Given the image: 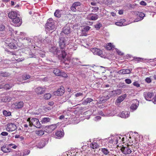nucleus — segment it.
<instances>
[{
	"label": "nucleus",
	"instance_id": "54",
	"mask_svg": "<svg viewBox=\"0 0 156 156\" xmlns=\"http://www.w3.org/2000/svg\"><path fill=\"white\" fill-rule=\"evenodd\" d=\"M30 151L28 150H26L24 151L23 152L24 155H27L29 154Z\"/></svg>",
	"mask_w": 156,
	"mask_h": 156
},
{
	"label": "nucleus",
	"instance_id": "32",
	"mask_svg": "<svg viewBox=\"0 0 156 156\" xmlns=\"http://www.w3.org/2000/svg\"><path fill=\"white\" fill-rule=\"evenodd\" d=\"M62 133H63L61 131H58L56 132L55 135L58 137H61L62 136Z\"/></svg>",
	"mask_w": 156,
	"mask_h": 156
},
{
	"label": "nucleus",
	"instance_id": "24",
	"mask_svg": "<svg viewBox=\"0 0 156 156\" xmlns=\"http://www.w3.org/2000/svg\"><path fill=\"white\" fill-rule=\"evenodd\" d=\"M62 10L57 9L56 10L54 13V16L58 18H60L61 16Z\"/></svg>",
	"mask_w": 156,
	"mask_h": 156
},
{
	"label": "nucleus",
	"instance_id": "20",
	"mask_svg": "<svg viewBox=\"0 0 156 156\" xmlns=\"http://www.w3.org/2000/svg\"><path fill=\"white\" fill-rule=\"evenodd\" d=\"M131 72V71L128 69H123L120 70L119 73V74H129Z\"/></svg>",
	"mask_w": 156,
	"mask_h": 156
},
{
	"label": "nucleus",
	"instance_id": "38",
	"mask_svg": "<svg viewBox=\"0 0 156 156\" xmlns=\"http://www.w3.org/2000/svg\"><path fill=\"white\" fill-rule=\"evenodd\" d=\"M1 150L3 152L7 153L9 151V150L6 146H2L1 147Z\"/></svg>",
	"mask_w": 156,
	"mask_h": 156
},
{
	"label": "nucleus",
	"instance_id": "10",
	"mask_svg": "<svg viewBox=\"0 0 156 156\" xmlns=\"http://www.w3.org/2000/svg\"><path fill=\"white\" fill-rule=\"evenodd\" d=\"M46 90V88L44 87H39L35 89V91L37 95L39 96L43 94L45 92Z\"/></svg>",
	"mask_w": 156,
	"mask_h": 156
},
{
	"label": "nucleus",
	"instance_id": "44",
	"mask_svg": "<svg viewBox=\"0 0 156 156\" xmlns=\"http://www.w3.org/2000/svg\"><path fill=\"white\" fill-rule=\"evenodd\" d=\"M122 137H123L122 136L121 137L117 136L114 139V140H115L116 142V144H117L118 142V141L119 140H121L120 141H121V139Z\"/></svg>",
	"mask_w": 156,
	"mask_h": 156
},
{
	"label": "nucleus",
	"instance_id": "12",
	"mask_svg": "<svg viewBox=\"0 0 156 156\" xmlns=\"http://www.w3.org/2000/svg\"><path fill=\"white\" fill-rule=\"evenodd\" d=\"M12 22L14 24L15 26H19L21 24L22 22V20L17 16L12 20Z\"/></svg>",
	"mask_w": 156,
	"mask_h": 156
},
{
	"label": "nucleus",
	"instance_id": "34",
	"mask_svg": "<svg viewBox=\"0 0 156 156\" xmlns=\"http://www.w3.org/2000/svg\"><path fill=\"white\" fill-rule=\"evenodd\" d=\"M36 134L39 136L43 135L44 134V131L42 130H40L36 131Z\"/></svg>",
	"mask_w": 156,
	"mask_h": 156
},
{
	"label": "nucleus",
	"instance_id": "21",
	"mask_svg": "<svg viewBox=\"0 0 156 156\" xmlns=\"http://www.w3.org/2000/svg\"><path fill=\"white\" fill-rule=\"evenodd\" d=\"M121 93V90L120 89H117L111 91L110 92V94L114 96H116L117 94H119Z\"/></svg>",
	"mask_w": 156,
	"mask_h": 156
},
{
	"label": "nucleus",
	"instance_id": "47",
	"mask_svg": "<svg viewBox=\"0 0 156 156\" xmlns=\"http://www.w3.org/2000/svg\"><path fill=\"white\" fill-rule=\"evenodd\" d=\"M91 8L92 9H93L91 11L92 12H97V11H98V9H99L98 7H91Z\"/></svg>",
	"mask_w": 156,
	"mask_h": 156
},
{
	"label": "nucleus",
	"instance_id": "35",
	"mask_svg": "<svg viewBox=\"0 0 156 156\" xmlns=\"http://www.w3.org/2000/svg\"><path fill=\"white\" fill-rule=\"evenodd\" d=\"M125 140L128 141L129 143H131L132 142V140L128 139L126 136L125 137H123L122 138L121 141L124 142L125 141Z\"/></svg>",
	"mask_w": 156,
	"mask_h": 156
},
{
	"label": "nucleus",
	"instance_id": "33",
	"mask_svg": "<svg viewBox=\"0 0 156 156\" xmlns=\"http://www.w3.org/2000/svg\"><path fill=\"white\" fill-rule=\"evenodd\" d=\"M50 119L49 118L45 117L43 118L41 121V122L42 123L47 122H49L50 121Z\"/></svg>",
	"mask_w": 156,
	"mask_h": 156
},
{
	"label": "nucleus",
	"instance_id": "55",
	"mask_svg": "<svg viewBox=\"0 0 156 156\" xmlns=\"http://www.w3.org/2000/svg\"><path fill=\"white\" fill-rule=\"evenodd\" d=\"M23 76L25 77L24 79V80H26L30 78V76L29 75L26 74L25 76Z\"/></svg>",
	"mask_w": 156,
	"mask_h": 156
},
{
	"label": "nucleus",
	"instance_id": "13",
	"mask_svg": "<svg viewBox=\"0 0 156 156\" xmlns=\"http://www.w3.org/2000/svg\"><path fill=\"white\" fill-rule=\"evenodd\" d=\"M91 51L94 55H97L101 56H102V51L98 48H91Z\"/></svg>",
	"mask_w": 156,
	"mask_h": 156
},
{
	"label": "nucleus",
	"instance_id": "7",
	"mask_svg": "<svg viewBox=\"0 0 156 156\" xmlns=\"http://www.w3.org/2000/svg\"><path fill=\"white\" fill-rule=\"evenodd\" d=\"M57 128L56 124L51 125L47 126L44 128V131L48 133H50Z\"/></svg>",
	"mask_w": 156,
	"mask_h": 156
},
{
	"label": "nucleus",
	"instance_id": "58",
	"mask_svg": "<svg viewBox=\"0 0 156 156\" xmlns=\"http://www.w3.org/2000/svg\"><path fill=\"white\" fill-rule=\"evenodd\" d=\"M140 4L142 5H147L146 3L144 1H141L140 2Z\"/></svg>",
	"mask_w": 156,
	"mask_h": 156
},
{
	"label": "nucleus",
	"instance_id": "18",
	"mask_svg": "<svg viewBox=\"0 0 156 156\" xmlns=\"http://www.w3.org/2000/svg\"><path fill=\"white\" fill-rule=\"evenodd\" d=\"M119 116L122 118H126L129 116V112L126 111H122L119 114Z\"/></svg>",
	"mask_w": 156,
	"mask_h": 156
},
{
	"label": "nucleus",
	"instance_id": "41",
	"mask_svg": "<svg viewBox=\"0 0 156 156\" xmlns=\"http://www.w3.org/2000/svg\"><path fill=\"white\" fill-rule=\"evenodd\" d=\"M15 138H19L20 141H22L23 140L24 137L22 136H20L19 135H16L15 136Z\"/></svg>",
	"mask_w": 156,
	"mask_h": 156
},
{
	"label": "nucleus",
	"instance_id": "29",
	"mask_svg": "<svg viewBox=\"0 0 156 156\" xmlns=\"http://www.w3.org/2000/svg\"><path fill=\"white\" fill-rule=\"evenodd\" d=\"M10 74L8 72H1L0 73V76L2 77L9 76L10 75Z\"/></svg>",
	"mask_w": 156,
	"mask_h": 156
},
{
	"label": "nucleus",
	"instance_id": "30",
	"mask_svg": "<svg viewBox=\"0 0 156 156\" xmlns=\"http://www.w3.org/2000/svg\"><path fill=\"white\" fill-rule=\"evenodd\" d=\"M109 96L107 95L106 96H102L100 98V101H101L105 102L109 99Z\"/></svg>",
	"mask_w": 156,
	"mask_h": 156
},
{
	"label": "nucleus",
	"instance_id": "45",
	"mask_svg": "<svg viewBox=\"0 0 156 156\" xmlns=\"http://www.w3.org/2000/svg\"><path fill=\"white\" fill-rule=\"evenodd\" d=\"M102 26V24L101 23H98L94 25V27L97 30L99 29Z\"/></svg>",
	"mask_w": 156,
	"mask_h": 156
},
{
	"label": "nucleus",
	"instance_id": "6",
	"mask_svg": "<svg viewBox=\"0 0 156 156\" xmlns=\"http://www.w3.org/2000/svg\"><path fill=\"white\" fill-rule=\"evenodd\" d=\"M17 129L16 126L13 123H9L7 124L6 128V130L8 132H12Z\"/></svg>",
	"mask_w": 156,
	"mask_h": 156
},
{
	"label": "nucleus",
	"instance_id": "49",
	"mask_svg": "<svg viewBox=\"0 0 156 156\" xmlns=\"http://www.w3.org/2000/svg\"><path fill=\"white\" fill-rule=\"evenodd\" d=\"M5 29V26L2 24H0V31H3Z\"/></svg>",
	"mask_w": 156,
	"mask_h": 156
},
{
	"label": "nucleus",
	"instance_id": "14",
	"mask_svg": "<svg viewBox=\"0 0 156 156\" xmlns=\"http://www.w3.org/2000/svg\"><path fill=\"white\" fill-rule=\"evenodd\" d=\"M24 105L23 101L16 102L12 104V106L15 109H20L22 108Z\"/></svg>",
	"mask_w": 156,
	"mask_h": 156
},
{
	"label": "nucleus",
	"instance_id": "26",
	"mask_svg": "<svg viewBox=\"0 0 156 156\" xmlns=\"http://www.w3.org/2000/svg\"><path fill=\"white\" fill-rule=\"evenodd\" d=\"M92 101H93V100L92 99L88 98L83 101L82 104L83 105H86Z\"/></svg>",
	"mask_w": 156,
	"mask_h": 156
},
{
	"label": "nucleus",
	"instance_id": "3",
	"mask_svg": "<svg viewBox=\"0 0 156 156\" xmlns=\"http://www.w3.org/2000/svg\"><path fill=\"white\" fill-rule=\"evenodd\" d=\"M132 147L131 146L127 145L125 146H122L121 148V150L123 154L127 155L131 153L132 152Z\"/></svg>",
	"mask_w": 156,
	"mask_h": 156
},
{
	"label": "nucleus",
	"instance_id": "2",
	"mask_svg": "<svg viewBox=\"0 0 156 156\" xmlns=\"http://www.w3.org/2000/svg\"><path fill=\"white\" fill-rule=\"evenodd\" d=\"M27 121L29 122V126L30 127L34 126L39 128L41 127V124L37 119L33 118L31 119L30 118H29L27 119Z\"/></svg>",
	"mask_w": 156,
	"mask_h": 156
},
{
	"label": "nucleus",
	"instance_id": "43",
	"mask_svg": "<svg viewBox=\"0 0 156 156\" xmlns=\"http://www.w3.org/2000/svg\"><path fill=\"white\" fill-rule=\"evenodd\" d=\"M133 60L134 61L137 62L142 61L143 60L142 58H134Z\"/></svg>",
	"mask_w": 156,
	"mask_h": 156
},
{
	"label": "nucleus",
	"instance_id": "52",
	"mask_svg": "<svg viewBox=\"0 0 156 156\" xmlns=\"http://www.w3.org/2000/svg\"><path fill=\"white\" fill-rule=\"evenodd\" d=\"M125 82L128 84L131 83L132 82L131 80L129 79H126L125 80Z\"/></svg>",
	"mask_w": 156,
	"mask_h": 156
},
{
	"label": "nucleus",
	"instance_id": "11",
	"mask_svg": "<svg viewBox=\"0 0 156 156\" xmlns=\"http://www.w3.org/2000/svg\"><path fill=\"white\" fill-rule=\"evenodd\" d=\"M81 3L79 2H76L73 3L70 8L71 10L73 12H76L77 11L78 7L80 6Z\"/></svg>",
	"mask_w": 156,
	"mask_h": 156
},
{
	"label": "nucleus",
	"instance_id": "60",
	"mask_svg": "<svg viewBox=\"0 0 156 156\" xmlns=\"http://www.w3.org/2000/svg\"><path fill=\"white\" fill-rule=\"evenodd\" d=\"M101 118V117L100 116H96L95 117V120H98V119H100Z\"/></svg>",
	"mask_w": 156,
	"mask_h": 156
},
{
	"label": "nucleus",
	"instance_id": "62",
	"mask_svg": "<svg viewBox=\"0 0 156 156\" xmlns=\"http://www.w3.org/2000/svg\"><path fill=\"white\" fill-rule=\"evenodd\" d=\"M48 105L50 106H52L54 105V102L53 101L50 102L48 103Z\"/></svg>",
	"mask_w": 156,
	"mask_h": 156
},
{
	"label": "nucleus",
	"instance_id": "46",
	"mask_svg": "<svg viewBox=\"0 0 156 156\" xmlns=\"http://www.w3.org/2000/svg\"><path fill=\"white\" fill-rule=\"evenodd\" d=\"M90 27L89 26H86L83 29L82 31H87L90 30Z\"/></svg>",
	"mask_w": 156,
	"mask_h": 156
},
{
	"label": "nucleus",
	"instance_id": "39",
	"mask_svg": "<svg viewBox=\"0 0 156 156\" xmlns=\"http://www.w3.org/2000/svg\"><path fill=\"white\" fill-rule=\"evenodd\" d=\"M101 151L105 155H107L109 153L108 150L105 148H102Z\"/></svg>",
	"mask_w": 156,
	"mask_h": 156
},
{
	"label": "nucleus",
	"instance_id": "59",
	"mask_svg": "<svg viewBox=\"0 0 156 156\" xmlns=\"http://www.w3.org/2000/svg\"><path fill=\"white\" fill-rule=\"evenodd\" d=\"M117 52L118 54L119 55H123V53L119 50H118L117 51Z\"/></svg>",
	"mask_w": 156,
	"mask_h": 156
},
{
	"label": "nucleus",
	"instance_id": "1",
	"mask_svg": "<svg viewBox=\"0 0 156 156\" xmlns=\"http://www.w3.org/2000/svg\"><path fill=\"white\" fill-rule=\"evenodd\" d=\"M49 51L53 53L54 54L56 55L59 59L61 60H65L67 54L66 52L64 51H60L58 50L56 47H54L50 48Z\"/></svg>",
	"mask_w": 156,
	"mask_h": 156
},
{
	"label": "nucleus",
	"instance_id": "5",
	"mask_svg": "<svg viewBox=\"0 0 156 156\" xmlns=\"http://www.w3.org/2000/svg\"><path fill=\"white\" fill-rule=\"evenodd\" d=\"M53 20L51 18L48 19L46 24V27L48 30L50 31L54 29V26L53 23Z\"/></svg>",
	"mask_w": 156,
	"mask_h": 156
},
{
	"label": "nucleus",
	"instance_id": "16",
	"mask_svg": "<svg viewBox=\"0 0 156 156\" xmlns=\"http://www.w3.org/2000/svg\"><path fill=\"white\" fill-rule=\"evenodd\" d=\"M144 95L146 100L150 101V99L154 95V94L153 93L146 92L144 93Z\"/></svg>",
	"mask_w": 156,
	"mask_h": 156
},
{
	"label": "nucleus",
	"instance_id": "48",
	"mask_svg": "<svg viewBox=\"0 0 156 156\" xmlns=\"http://www.w3.org/2000/svg\"><path fill=\"white\" fill-rule=\"evenodd\" d=\"M8 146L11 148L13 149H16L17 147V146L15 145L14 144H9Z\"/></svg>",
	"mask_w": 156,
	"mask_h": 156
},
{
	"label": "nucleus",
	"instance_id": "42",
	"mask_svg": "<svg viewBox=\"0 0 156 156\" xmlns=\"http://www.w3.org/2000/svg\"><path fill=\"white\" fill-rule=\"evenodd\" d=\"M12 87V86H10L9 84H6L4 86V87L6 90H9Z\"/></svg>",
	"mask_w": 156,
	"mask_h": 156
},
{
	"label": "nucleus",
	"instance_id": "8",
	"mask_svg": "<svg viewBox=\"0 0 156 156\" xmlns=\"http://www.w3.org/2000/svg\"><path fill=\"white\" fill-rule=\"evenodd\" d=\"M66 39L65 37H61L59 38V45L61 49H64L66 47Z\"/></svg>",
	"mask_w": 156,
	"mask_h": 156
},
{
	"label": "nucleus",
	"instance_id": "22",
	"mask_svg": "<svg viewBox=\"0 0 156 156\" xmlns=\"http://www.w3.org/2000/svg\"><path fill=\"white\" fill-rule=\"evenodd\" d=\"M137 15L140 18V20H135V22H137L139 21H140L141 20H142L143 18V17L145 16L144 14L142 12H138L137 14Z\"/></svg>",
	"mask_w": 156,
	"mask_h": 156
},
{
	"label": "nucleus",
	"instance_id": "27",
	"mask_svg": "<svg viewBox=\"0 0 156 156\" xmlns=\"http://www.w3.org/2000/svg\"><path fill=\"white\" fill-rule=\"evenodd\" d=\"M90 148L94 149L97 148L98 147V144L97 143L94 142L90 144Z\"/></svg>",
	"mask_w": 156,
	"mask_h": 156
},
{
	"label": "nucleus",
	"instance_id": "4",
	"mask_svg": "<svg viewBox=\"0 0 156 156\" xmlns=\"http://www.w3.org/2000/svg\"><path fill=\"white\" fill-rule=\"evenodd\" d=\"M53 72L57 76H61L65 78L68 76L67 75L66 73L57 68L54 69Z\"/></svg>",
	"mask_w": 156,
	"mask_h": 156
},
{
	"label": "nucleus",
	"instance_id": "51",
	"mask_svg": "<svg viewBox=\"0 0 156 156\" xmlns=\"http://www.w3.org/2000/svg\"><path fill=\"white\" fill-rule=\"evenodd\" d=\"M133 84L134 86L138 87L140 86V84H139L137 81H135L133 83Z\"/></svg>",
	"mask_w": 156,
	"mask_h": 156
},
{
	"label": "nucleus",
	"instance_id": "57",
	"mask_svg": "<svg viewBox=\"0 0 156 156\" xmlns=\"http://www.w3.org/2000/svg\"><path fill=\"white\" fill-rule=\"evenodd\" d=\"M83 95V94L82 93H80V92H79V93H76V94H75V96L76 97H79L80 96H82Z\"/></svg>",
	"mask_w": 156,
	"mask_h": 156
},
{
	"label": "nucleus",
	"instance_id": "31",
	"mask_svg": "<svg viewBox=\"0 0 156 156\" xmlns=\"http://www.w3.org/2000/svg\"><path fill=\"white\" fill-rule=\"evenodd\" d=\"M51 97V94L50 93H49L45 94L44 96V97L45 100L49 99Z\"/></svg>",
	"mask_w": 156,
	"mask_h": 156
},
{
	"label": "nucleus",
	"instance_id": "17",
	"mask_svg": "<svg viewBox=\"0 0 156 156\" xmlns=\"http://www.w3.org/2000/svg\"><path fill=\"white\" fill-rule=\"evenodd\" d=\"M126 96L127 95L126 94H124L119 97L117 98L116 101V103L117 104L120 103L124 100L125 98L126 97Z\"/></svg>",
	"mask_w": 156,
	"mask_h": 156
},
{
	"label": "nucleus",
	"instance_id": "40",
	"mask_svg": "<svg viewBox=\"0 0 156 156\" xmlns=\"http://www.w3.org/2000/svg\"><path fill=\"white\" fill-rule=\"evenodd\" d=\"M8 45L11 49H15L16 48V46L13 43H10Z\"/></svg>",
	"mask_w": 156,
	"mask_h": 156
},
{
	"label": "nucleus",
	"instance_id": "61",
	"mask_svg": "<svg viewBox=\"0 0 156 156\" xmlns=\"http://www.w3.org/2000/svg\"><path fill=\"white\" fill-rule=\"evenodd\" d=\"M153 100V102L155 104H156V95L154 98Z\"/></svg>",
	"mask_w": 156,
	"mask_h": 156
},
{
	"label": "nucleus",
	"instance_id": "36",
	"mask_svg": "<svg viewBox=\"0 0 156 156\" xmlns=\"http://www.w3.org/2000/svg\"><path fill=\"white\" fill-rule=\"evenodd\" d=\"M3 115L6 116H9L11 115V112H7L5 110H4L3 111Z\"/></svg>",
	"mask_w": 156,
	"mask_h": 156
},
{
	"label": "nucleus",
	"instance_id": "56",
	"mask_svg": "<svg viewBox=\"0 0 156 156\" xmlns=\"http://www.w3.org/2000/svg\"><path fill=\"white\" fill-rule=\"evenodd\" d=\"M8 133L6 132H3L1 133V135L3 136H6L8 135Z\"/></svg>",
	"mask_w": 156,
	"mask_h": 156
},
{
	"label": "nucleus",
	"instance_id": "50",
	"mask_svg": "<svg viewBox=\"0 0 156 156\" xmlns=\"http://www.w3.org/2000/svg\"><path fill=\"white\" fill-rule=\"evenodd\" d=\"M115 24L117 26H121L123 25L122 22H117L115 23Z\"/></svg>",
	"mask_w": 156,
	"mask_h": 156
},
{
	"label": "nucleus",
	"instance_id": "19",
	"mask_svg": "<svg viewBox=\"0 0 156 156\" xmlns=\"http://www.w3.org/2000/svg\"><path fill=\"white\" fill-rule=\"evenodd\" d=\"M62 32L66 34H69L70 32V28L69 27L66 26L64 27Z\"/></svg>",
	"mask_w": 156,
	"mask_h": 156
},
{
	"label": "nucleus",
	"instance_id": "25",
	"mask_svg": "<svg viewBox=\"0 0 156 156\" xmlns=\"http://www.w3.org/2000/svg\"><path fill=\"white\" fill-rule=\"evenodd\" d=\"M114 46L112 45V44L111 43H109L106 45V46L105 47V48L107 50H111L112 48H114Z\"/></svg>",
	"mask_w": 156,
	"mask_h": 156
},
{
	"label": "nucleus",
	"instance_id": "15",
	"mask_svg": "<svg viewBox=\"0 0 156 156\" xmlns=\"http://www.w3.org/2000/svg\"><path fill=\"white\" fill-rule=\"evenodd\" d=\"M8 17L11 19H13L17 16V13L16 11H12L8 13Z\"/></svg>",
	"mask_w": 156,
	"mask_h": 156
},
{
	"label": "nucleus",
	"instance_id": "63",
	"mask_svg": "<svg viewBox=\"0 0 156 156\" xmlns=\"http://www.w3.org/2000/svg\"><path fill=\"white\" fill-rule=\"evenodd\" d=\"M64 118V115H61L59 117V119H62Z\"/></svg>",
	"mask_w": 156,
	"mask_h": 156
},
{
	"label": "nucleus",
	"instance_id": "28",
	"mask_svg": "<svg viewBox=\"0 0 156 156\" xmlns=\"http://www.w3.org/2000/svg\"><path fill=\"white\" fill-rule=\"evenodd\" d=\"M90 20H95L98 19V15L94 14L93 15L90 16Z\"/></svg>",
	"mask_w": 156,
	"mask_h": 156
},
{
	"label": "nucleus",
	"instance_id": "53",
	"mask_svg": "<svg viewBox=\"0 0 156 156\" xmlns=\"http://www.w3.org/2000/svg\"><path fill=\"white\" fill-rule=\"evenodd\" d=\"M145 80L146 82L148 83H150L151 82V79L149 77H147L145 79Z\"/></svg>",
	"mask_w": 156,
	"mask_h": 156
},
{
	"label": "nucleus",
	"instance_id": "64",
	"mask_svg": "<svg viewBox=\"0 0 156 156\" xmlns=\"http://www.w3.org/2000/svg\"><path fill=\"white\" fill-rule=\"evenodd\" d=\"M10 0H2V2L4 3H7L9 2Z\"/></svg>",
	"mask_w": 156,
	"mask_h": 156
},
{
	"label": "nucleus",
	"instance_id": "37",
	"mask_svg": "<svg viewBox=\"0 0 156 156\" xmlns=\"http://www.w3.org/2000/svg\"><path fill=\"white\" fill-rule=\"evenodd\" d=\"M137 107V106L136 103H133L130 107L131 109L133 110H136Z\"/></svg>",
	"mask_w": 156,
	"mask_h": 156
},
{
	"label": "nucleus",
	"instance_id": "23",
	"mask_svg": "<svg viewBox=\"0 0 156 156\" xmlns=\"http://www.w3.org/2000/svg\"><path fill=\"white\" fill-rule=\"evenodd\" d=\"M11 100V98L9 96H6L3 97L2 99V102H9Z\"/></svg>",
	"mask_w": 156,
	"mask_h": 156
},
{
	"label": "nucleus",
	"instance_id": "9",
	"mask_svg": "<svg viewBox=\"0 0 156 156\" xmlns=\"http://www.w3.org/2000/svg\"><path fill=\"white\" fill-rule=\"evenodd\" d=\"M65 92V90L64 87L62 86L60 87L57 90L54 92V94L55 95L61 96L63 95Z\"/></svg>",
	"mask_w": 156,
	"mask_h": 156
}]
</instances>
